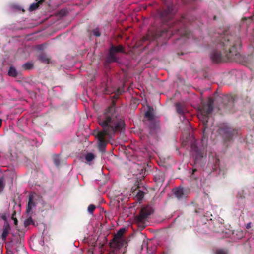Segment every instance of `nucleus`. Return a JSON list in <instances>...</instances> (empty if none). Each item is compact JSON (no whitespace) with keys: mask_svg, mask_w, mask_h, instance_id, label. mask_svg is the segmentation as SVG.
I'll list each match as a JSON object with an SVG mask.
<instances>
[{"mask_svg":"<svg viewBox=\"0 0 254 254\" xmlns=\"http://www.w3.org/2000/svg\"><path fill=\"white\" fill-rule=\"evenodd\" d=\"M153 212V209L150 206H147L142 208L140 214L136 217L137 222L139 225L144 223V220Z\"/></svg>","mask_w":254,"mask_h":254,"instance_id":"obj_7","label":"nucleus"},{"mask_svg":"<svg viewBox=\"0 0 254 254\" xmlns=\"http://www.w3.org/2000/svg\"><path fill=\"white\" fill-rule=\"evenodd\" d=\"M191 145L190 153L193 157L195 164L201 165L205 160L206 153L204 146L199 147L195 138H193L190 142Z\"/></svg>","mask_w":254,"mask_h":254,"instance_id":"obj_3","label":"nucleus"},{"mask_svg":"<svg viewBox=\"0 0 254 254\" xmlns=\"http://www.w3.org/2000/svg\"><path fill=\"white\" fill-rule=\"evenodd\" d=\"M193 173H194V172L195 171V169H193Z\"/></svg>","mask_w":254,"mask_h":254,"instance_id":"obj_38","label":"nucleus"},{"mask_svg":"<svg viewBox=\"0 0 254 254\" xmlns=\"http://www.w3.org/2000/svg\"><path fill=\"white\" fill-rule=\"evenodd\" d=\"M222 53L221 52L218 51V50L214 51L211 55V58L213 62H219L222 60Z\"/></svg>","mask_w":254,"mask_h":254,"instance_id":"obj_12","label":"nucleus"},{"mask_svg":"<svg viewBox=\"0 0 254 254\" xmlns=\"http://www.w3.org/2000/svg\"><path fill=\"white\" fill-rule=\"evenodd\" d=\"M173 191L175 196L178 199L186 198L188 194L186 189L180 187L174 189Z\"/></svg>","mask_w":254,"mask_h":254,"instance_id":"obj_10","label":"nucleus"},{"mask_svg":"<svg viewBox=\"0 0 254 254\" xmlns=\"http://www.w3.org/2000/svg\"><path fill=\"white\" fill-rule=\"evenodd\" d=\"M182 145L184 146H185L187 145V142L185 140H183L182 142Z\"/></svg>","mask_w":254,"mask_h":254,"instance_id":"obj_33","label":"nucleus"},{"mask_svg":"<svg viewBox=\"0 0 254 254\" xmlns=\"http://www.w3.org/2000/svg\"><path fill=\"white\" fill-rule=\"evenodd\" d=\"M93 33L96 37H98V36H100V33L98 28H96V29L93 30Z\"/></svg>","mask_w":254,"mask_h":254,"instance_id":"obj_28","label":"nucleus"},{"mask_svg":"<svg viewBox=\"0 0 254 254\" xmlns=\"http://www.w3.org/2000/svg\"><path fill=\"white\" fill-rule=\"evenodd\" d=\"M216 254H228V253L225 250L220 249L216 251Z\"/></svg>","mask_w":254,"mask_h":254,"instance_id":"obj_27","label":"nucleus"},{"mask_svg":"<svg viewBox=\"0 0 254 254\" xmlns=\"http://www.w3.org/2000/svg\"><path fill=\"white\" fill-rule=\"evenodd\" d=\"M113 254V253H110V254Z\"/></svg>","mask_w":254,"mask_h":254,"instance_id":"obj_39","label":"nucleus"},{"mask_svg":"<svg viewBox=\"0 0 254 254\" xmlns=\"http://www.w3.org/2000/svg\"><path fill=\"white\" fill-rule=\"evenodd\" d=\"M95 209V206L94 205L91 204L88 207V211L90 214H92Z\"/></svg>","mask_w":254,"mask_h":254,"instance_id":"obj_24","label":"nucleus"},{"mask_svg":"<svg viewBox=\"0 0 254 254\" xmlns=\"http://www.w3.org/2000/svg\"><path fill=\"white\" fill-rule=\"evenodd\" d=\"M213 169V170H217V169H219L220 171L221 170V167L220 166V160L217 158L215 159V164Z\"/></svg>","mask_w":254,"mask_h":254,"instance_id":"obj_19","label":"nucleus"},{"mask_svg":"<svg viewBox=\"0 0 254 254\" xmlns=\"http://www.w3.org/2000/svg\"><path fill=\"white\" fill-rule=\"evenodd\" d=\"M24 226L25 227H27L31 224L32 225H35V223L34 222V221H33V220L32 219V218L31 217H29L28 218H27V219H26L24 221Z\"/></svg>","mask_w":254,"mask_h":254,"instance_id":"obj_18","label":"nucleus"},{"mask_svg":"<svg viewBox=\"0 0 254 254\" xmlns=\"http://www.w3.org/2000/svg\"><path fill=\"white\" fill-rule=\"evenodd\" d=\"M44 0H36V2L32 3L29 8V10L30 11H34L38 8L39 5L42 3Z\"/></svg>","mask_w":254,"mask_h":254,"instance_id":"obj_13","label":"nucleus"},{"mask_svg":"<svg viewBox=\"0 0 254 254\" xmlns=\"http://www.w3.org/2000/svg\"><path fill=\"white\" fill-rule=\"evenodd\" d=\"M8 74L9 76L14 77L17 75V71L14 67L11 66L8 70Z\"/></svg>","mask_w":254,"mask_h":254,"instance_id":"obj_16","label":"nucleus"},{"mask_svg":"<svg viewBox=\"0 0 254 254\" xmlns=\"http://www.w3.org/2000/svg\"><path fill=\"white\" fill-rule=\"evenodd\" d=\"M117 52H124L123 47L121 45L117 47L112 46L109 50V54L107 59V62H113L116 61L117 59L115 54Z\"/></svg>","mask_w":254,"mask_h":254,"instance_id":"obj_8","label":"nucleus"},{"mask_svg":"<svg viewBox=\"0 0 254 254\" xmlns=\"http://www.w3.org/2000/svg\"><path fill=\"white\" fill-rule=\"evenodd\" d=\"M213 99L211 98H209L208 99L207 106L201 109L198 115V118L202 122L204 127L203 131L204 136L205 135V134H207V132L208 131L207 130L209 127L208 115L213 111Z\"/></svg>","mask_w":254,"mask_h":254,"instance_id":"obj_4","label":"nucleus"},{"mask_svg":"<svg viewBox=\"0 0 254 254\" xmlns=\"http://www.w3.org/2000/svg\"><path fill=\"white\" fill-rule=\"evenodd\" d=\"M230 37L229 36V32L225 31L223 34H221L218 40L217 47H224V54L226 55L229 59H235L233 56L234 55L237 57L239 56L237 51H234L235 48V45L230 41Z\"/></svg>","mask_w":254,"mask_h":254,"instance_id":"obj_2","label":"nucleus"},{"mask_svg":"<svg viewBox=\"0 0 254 254\" xmlns=\"http://www.w3.org/2000/svg\"><path fill=\"white\" fill-rule=\"evenodd\" d=\"M54 163L56 166H58L60 164V159L58 155H55L53 157Z\"/></svg>","mask_w":254,"mask_h":254,"instance_id":"obj_20","label":"nucleus"},{"mask_svg":"<svg viewBox=\"0 0 254 254\" xmlns=\"http://www.w3.org/2000/svg\"><path fill=\"white\" fill-rule=\"evenodd\" d=\"M176 110L177 113L181 115H183L184 114V108L181 103H177L176 105Z\"/></svg>","mask_w":254,"mask_h":254,"instance_id":"obj_14","label":"nucleus"},{"mask_svg":"<svg viewBox=\"0 0 254 254\" xmlns=\"http://www.w3.org/2000/svg\"><path fill=\"white\" fill-rule=\"evenodd\" d=\"M95 156L92 153H88L85 156V159L87 163L90 164V162L94 159Z\"/></svg>","mask_w":254,"mask_h":254,"instance_id":"obj_15","label":"nucleus"},{"mask_svg":"<svg viewBox=\"0 0 254 254\" xmlns=\"http://www.w3.org/2000/svg\"><path fill=\"white\" fill-rule=\"evenodd\" d=\"M145 117L150 121H152L153 119V115L152 113L149 111L145 112Z\"/></svg>","mask_w":254,"mask_h":254,"instance_id":"obj_21","label":"nucleus"},{"mask_svg":"<svg viewBox=\"0 0 254 254\" xmlns=\"http://www.w3.org/2000/svg\"><path fill=\"white\" fill-rule=\"evenodd\" d=\"M36 196L35 194H31L29 195V201L26 210L27 213H30L32 212L33 209L35 208L36 201Z\"/></svg>","mask_w":254,"mask_h":254,"instance_id":"obj_11","label":"nucleus"},{"mask_svg":"<svg viewBox=\"0 0 254 254\" xmlns=\"http://www.w3.org/2000/svg\"><path fill=\"white\" fill-rule=\"evenodd\" d=\"M66 10L65 9H63V10H61L60 12V15H62V16H64V15H66Z\"/></svg>","mask_w":254,"mask_h":254,"instance_id":"obj_29","label":"nucleus"},{"mask_svg":"<svg viewBox=\"0 0 254 254\" xmlns=\"http://www.w3.org/2000/svg\"><path fill=\"white\" fill-rule=\"evenodd\" d=\"M181 34L184 35V36L188 37V30L185 29L184 31Z\"/></svg>","mask_w":254,"mask_h":254,"instance_id":"obj_30","label":"nucleus"},{"mask_svg":"<svg viewBox=\"0 0 254 254\" xmlns=\"http://www.w3.org/2000/svg\"><path fill=\"white\" fill-rule=\"evenodd\" d=\"M33 66V64H32L31 63H25L23 65V67L24 68L26 69H30Z\"/></svg>","mask_w":254,"mask_h":254,"instance_id":"obj_25","label":"nucleus"},{"mask_svg":"<svg viewBox=\"0 0 254 254\" xmlns=\"http://www.w3.org/2000/svg\"><path fill=\"white\" fill-rule=\"evenodd\" d=\"M251 223H249L246 225V228L249 229L251 227Z\"/></svg>","mask_w":254,"mask_h":254,"instance_id":"obj_34","label":"nucleus"},{"mask_svg":"<svg viewBox=\"0 0 254 254\" xmlns=\"http://www.w3.org/2000/svg\"><path fill=\"white\" fill-rule=\"evenodd\" d=\"M2 224H3V226L1 238L4 242L10 230V225L7 221L6 216L5 213L0 214V231H1V225Z\"/></svg>","mask_w":254,"mask_h":254,"instance_id":"obj_6","label":"nucleus"},{"mask_svg":"<svg viewBox=\"0 0 254 254\" xmlns=\"http://www.w3.org/2000/svg\"><path fill=\"white\" fill-rule=\"evenodd\" d=\"M98 122L103 127V130L98 132L96 136L98 140L99 149L103 151L108 140L112 137L117 130L122 129L123 123L117 118L114 106L108 108L103 115L100 116Z\"/></svg>","mask_w":254,"mask_h":254,"instance_id":"obj_1","label":"nucleus"},{"mask_svg":"<svg viewBox=\"0 0 254 254\" xmlns=\"http://www.w3.org/2000/svg\"><path fill=\"white\" fill-rule=\"evenodd\" d=\"M39 59L43 62L49 63V59L48 56L45 54H41L39 56Z\"/></svg>","mask_w":254,"mask_h":254,"instance_id":"obj_17","label":"nucleus"},{"mask_svg":"<svg viewBox=\"0 0 254 254\" xmlns=\"http://www.w3.org/2000/svg\"><path fill=\"white\" fill-rule=\"evenodd\" d=\"M136 197L138 199L141 200L144 197V192L140 190H139L137 193Z\"/></svg>","mask_w":254,"mask_h":254,"instance_id":"obj_23","label":"nucleus"},{"mask_svg":"<svg viewBox=\"0 0 254 254\" xmlns=\"http://www.w3.org/2000/svg\"><path fill=\"white\" fill-rule=\"evenodd\" d=\"M2 125V120L0 119V127H1Z\"/></svg>","mask_w":254,"mask_h":254,"instance_id":"obj_35","label":"nucleus"},{"mask_svg":"<svg viewBox=\"0 0 254 254\" xmlns=\"http://www.w3.org/2000/svg\"><path fill=\"white\" fill-rule=\"evenodd\" d=\"M126 231L125 228L120 229L115 235L112 246L116 249H119L126 244V241L123 238V234Z\"/></svg>","mask_w":254,"mask_h":254,"instance_id":"obj_5","label":"nucleus"},{"mask_svg":"<svg viewBox=\"0 0 254 254\" xmlns=\"http://www.w3.org/2000/svg\"><path fill=\"white\" fill-rule=\"evenodd\" d=\"M236 133L235 130L227 127L219 129V133L222 135L226 140H230Z\"/></svg>","mask_w":254,"mask_h":254,"instance_id":"obj_9","label":"nucleus"},{"mask_svg":"<svg viewBox=\"0 0 254 254\" xmlns=\"http://www.w3.org/2000/svg\"><path fill=\"white\" fill-rule=\"evenodd\" d=\"M186 122L187 123H188V124H189V121H188V120H186Z\"/></svg>","mask_w":254,"mask_h":254,"instance_id":"obj_36","label":"nucleus"},{"mask_svg":"<svg viewBox=\"0 0 254 254\" xmlns=\"http://www.w3.org/2000/svg\"><path fill=\"white\" fill-rule=\"evenodd\" d=\"M147 242L146 241H143L142 244V248L147 246Z\"/></svg>","mask_w":254,"mask_h":254,"instance_id":"obj_31","label":"nucleus"},{"mask_svg":"<svg viewBox=\"0 0 254 254\" xmlns=\"http://www.w3.org/2000/svg\"><path fill=\"white\" fill-rule=\"evenodd\" d=\"M248 20L249 21H250L251 20V19L249 18H245L243 19V24H244V22Z\"/></svg>","mask_w":254,"mask_h":254,"instance_id":"obj_32","label":"nucleus"},{"mask_svg":"<svg viewBox=\"0 0 254 254\" xmlns=\"http://www.w3.org/2000/svg\"><path fill=\"white\" fill-rule=\"evenodd\" d=\"M5 186L4 182V178L3 177L0 178V193L2 191Z\"/></svg>","mask_w":254,"mask_h":254,"instance_id":"obj_22","label":"nucleus"},{"mask_svg":"<svg viewBox=\"0 0 254 254\" xmlns=\"http://www.w3.org/2000/svg\"><path fill=\"white\" fill-rule=\"evenodd\" d=\"M13 8L15 10H18V11H22V12L24 11V9L20 7V6L18 5L17 4H14L12 6Z\"/></svg>","mask_w":254,"mask_h":254,"instance_id":"obj_26","label":"nucleus"},{"mask_svg":"<svg viewBox=\"0 0 254 254\" xmlns=\"http://www.w3.org/2000/svg\"><path fill=\"white\" fill-rule=\"evenodd\" d=\"M204 139V137L203 136V139L202 140V142H203Z\"/></svg>","mask_w":254,"mask_h":254,"instance_id":"obj_37","label":"nucleus"}]
</instances>
